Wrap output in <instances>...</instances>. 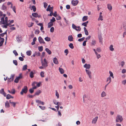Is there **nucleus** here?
<instances>
[{"instance_id":"nucleus-1","label":"nucleus","mask_w":126,"mask_h":126,"mask_svg":"<svg viewBox=\"0 0 126 126\" xmlns=\"http://www.w3.org/2000/svg\"><path fill=\"white\" fill-rule=\"evenodd\" d=\"M123 120L122 117L120 115H117L115 119L116 122H121Z\"/></svg>"},{"instance_id":"nucleus-2","label":"nucleus","mask_w":126,"mask_h":126,"mask_svg":"<svg viewBox=\"0 0 126 126\" xmlns=\"http://www.w3.org/2000/svg\"><path fill=\"white\" fill-rule=\"evenodd\" d=\"M42 66H40L39 68L40 69H42L43 68V67H45L47 66V61H46L45 59H44V60L41 61Z\"/></svg>"},{"instance_id":"nucleus-3","label":"nucleus","mask_w":126,"mask_h":126,"mask_svg":"<svg viewBox=\"0 0 126 126\" xmlns=\"http://www.w3.org/2000/svg\"><path fill=\"white\" fill-rule=\"evenodd\" d=\"M53 6H51L50 5H49L48 6V13H49L48 15L51 16V13L53 11Z\"/></svg>"},{"instance_id":"nucleus-4","label":"nucleus","mask_w":126,"mask_h":126,"mask_svg":"<svg viewBox=\"0 0 126 126\" xmlns=\"http://www.w3.org/2000/svg\"><path fill=\"white\" fill-rule=\"evenodd\" d=\"M28 91V89L27 87L25 86H24L23 88L22 89V90L20 92L21 95H23L24 93H26Z\"/></svg>"},{"instance_id":"nucleus-5","label":"nucleus","mask_w":126,"mask_h":126,"mask_svg":"<svg viewBox=\"0 0 126 126\" xmlns=\"http://www.w3.org/2000/svg\"><path fill=\"white\" fill-rule=\"evenodd\" d=\"M85 71L86 74L88 75L90 79L92 78V72L89 69H86Z\"/></svg>"},{"instance_id":"nucleus-6","label":"nucleus","mask_w":126,"mask_h":126,"mask_svg":"<svg viewBox=\"0 0 126 126\" xmlns=\"http://www.w3.org/2000/svg\"><path fill=\"white\" fill-rule=\"evenodd\" d=\"M16 39L18 43H20L22 41V38L20 35H17L16 37Z\"/></svg>"},{"instance_id":"nucleus-7","label":"nucleus","mask_w":126,"mask_h":126,"mask_svg":"<svg viewBox=\"0 0 126 126\" xmlns=\"http://www.w3.org/2000/svg\"><path fill=\"white\" fill-rule=\"evenodd\" d=\"M22 76L21 74H20L19 76L17 77L14 80V82L16 83H17L18 82L19 80L22 78Z\"/></svg>"},{"instance_id":"nucleus-8","label":"nucleus","mask_w":126,"mask_h":126,"mask_svg":"<svg viewBox=\"0 0 126 126\" xmlns=\"http://www.w3.org/2000/svg\"><path fill=\"white\" fill-rule=\"evenodd\" d=\"M107 6V8L109 11H111L112 10V7L111 4L108 3Z\"/></svg>"},{"instance_id":"nucleus-9","label":"nucleus","mask_w":126,"mask_h":126,"mask_svg":"<svg viewBox=\"0 0 126 126\" xmlns=\"http://www.w3.org/2000/svg\"><path fill=\"white\" fill-rule=\"evenodd\" d=\"M14 75H11L10 77V78H8V82H11L13 81L14 79Z\"/></svg>"},{"instance_id":"nucleus-10","label":"nucleus","mask_w":126,"mask_h":126,"mask_svg":"<svg viewBox=\"0 0 126 126\" xmlns=\"http://www.w3.org/2000/svg\"><path fill=\"white\" fill-rule=\"evenodd\" d=\"M79 3V1L77 0H72L71 1V3L72 5L74 6H76Z\"/></svg>"},{"instance_id":"nucleus-11","label":"nucleus","mask_w":126,"mask_h":126,"mask_svg":"<svg viewBox=\"0 0 126 126\" xmlns=\"http://www.w3.org/2000/svg\"><path fill=\"white\" fill-rule=\"evenodd\" d=\"M98 118V117L96 116L92 120V123L93 124H95L97 121Z\"/></svg>"},{"instance_id":"nucleus-12","label":"nucleus","mask_w":126,"mask_h":126,"mask_svg":"<svg viewBox=\"0 0 126 126\" xmlns=\"http://www.w3.org/2000/svg\"><path fill=\"white\" fill-rule=\"evenodd\" d=\"M83 67L86 68V69H89L91 67V65L89 64L85 63L83 66Z\"/></svg>"},{"instance_id":"nucleus-13","label":"nucleus","mask_w":126,"mask_h":126,"mask_svg":"<svg viewBox=\"0 0 126 126\" xmlns=\"http://www.w3.org/2000/svg\"><path fill=\"white\" fill-rule=\"evenodd\" d=\"M53 62L55 64L57 65L59 63L58 59L56 57H55L53 59Z\"/></svg>"},{"instance_id":"nucleus-14","label":"nucleus","mask_w":126,"mask_h":126,"mask_svg":"<svg viewBox=\"0 0 126 126\" xmlns=\"http://www.w3.org/2000/svg\"><path fill=\"white\" fill-rule=\"evenodd\" d=\"M38 40L39 41L40 43H43L44 44L45 43V42L44 41L43 39L40 36L38 38Z\"/></svg>"},{"instance_id":"nucleus-15","label":"nucleus","mask_w":126,"mask_h":126,"mask_svg":"<svg viewBox=\"0 0 126 126\" xmlns=\"http://www.w3.org/2000/svg\"><path fill=\"white\" fill-rule=\"evenodd\" d=\"M107 96V94L105 91H103L101 94V97L103 98L106 97Z\"/></svg>"},{"instance_id":"nucleus-16","label":"nucleus","mask_w":126,"mask_h":126,"mask_svg":"<svg viewBox=\"0 0 126 126\" xmlns=\"http://www.w3.org/2000/svg\"><path fill=\"white\" fill-rule=\"evenodd\" d=\"M36 103L42 105H44L45 103L44 102L41 101L39 100H36Z\"/></svg>"},{"instance_id":"nucleus-17","label":"nucleus","mask_w":126,"mask_h":126,"mask_svg":"<svg viewBox=\"0 0 126 126\" xmlns=\"http://www.w3.org/2000/svg\"><path fill=\"white\" fill-rule=\"evenodd\" d=\"M0 39L1 40V41L0 42V47L2 46L4 41V39L3 38L0 37Z\"/></svg>"},{"instance_id":"nucleus-18","label":"nucleus","mask_w":126,"mask_h":126,"mask_svg":"<svg viewBox=\"0 0 126 126\" xmlns=\"http://www.w3.org/2000/svg\"><path fill=\"white\" fill-rule=\"evenodd\" d=\"M109 49L110 51H113L114 50V48H113V46L112 45H110L109 47Z\"/></svg>"},{"instance_id":"nucleus-19","label":"nucleus","mask_w":126,"mask_h":126,"mask_svg":"<svg viewBox=\"0 0 126 126\" xmlns=\"http://www.w3.org/2000/svg\"><path fill=\"white\" fill-rule=\"evenodd\" d=\"M111 81V78L110 77H108L106 81L108 82V84H109Z\"/></svg>"},{"instance_id":"nucleus-20","label":"nucleus","mask_w":126,"mask_h":126,"mask_svg":"<svg viewBox=\"0 0 126 126\" xmlns=\"http://www.w3.org/2000/svg\"><path fill=\"white\" fill-rule=\"evenodd\" d=\"M59 70L61 74H63L64 73V70L62 68L59 67Z\"/></svg>"},{"instance_id":"nucleus-21","label":"nucleus","mask_w":126,"mask_h":126,"mask_svg":"<svg viewBox=\"0 0 126 126\" xmlns=\"http://www.w3.org/2000/svg\"><path fill=\"white\" fill-rule=\"evenodd\" d=\"M5 106L6 108H9L10 107L9 104L7 101H6L5 103Z\"/></svg>"},{"instance_id":"nucleus-22","label":"nucleus","mask_w":126,"mask_h":126,"mask_svg":"<svg viewBox=\"0 0 126 126\" xmlns=\"http://www.w3.org/2000/svg\"><path fill=\"white\" fill-rule=\"evenodd\" d=\"M13 98V97L11 96V95L9 94H8L6 95V98L7 99H9L11 98Z\"/></svg>"},{"instance_id":"nucleus-23","label":"nucleus","mask_w":126,"mask_h":126,"mask_svg":"<svg viewBox=\"0 0 126 126\" xmlns=\"http://www.w3.org/2000/svg\"><path fill=\"white\" fill-rule=\"evenodd\" d=\"M68 40L70 41H73V38L72 35H69L68 37Z\"/></svg>"},{"instance_id":"nucleus-24","label":"nucleus","mask_w":126,"mask_h":126,"mask_svg":"<svg viewBox=\"0 0 126 126\" xmlns=\"http://www.w3.org/2000/svg\"><path fill=\"white\" fill-rule=\"evenodd\" d=\"M51 14H52L51 15V16H51L53 15L54 16L56 17L57 16V13L56 11H55L54 13H53V11L52 12V13H51Z\"/></svg>"},{"instance_id":"nucleus-25","label":"nucleus","mask_w":126,"mask_h":126,"mask_svg":"<svg viewBox=\"0 0 126 126\" xmlns=\"http://www.w3.org/2000/svg\"><path fill=\"white\" fill-rule=\"evenodd\" d=\"M32 16L35 17H37L38 16V14L36 13H34L32 14Z\"/></svg>"},{"instance_id":"nucleus-26","label":"nucleus","mask_w":126,"mask_h":126,"mask_svg":"<svg viewBox=\"0 0 126 126\" xmlns=\"http://www.w3.org/2000/svg\"><path fill=\"white\" fill-rule=\"evenodd\" d=\"M84 30L85 32V34L87 35H88L89 34L86 28L85 27H84Z\"/></svg>"},{"instance_id":"nucleus-27","label":"nucleus","mask_w":126,"mask_h":126,"mask_svg":"<svg viewBox=\"0 0 126 126\" xmlns=\"http://www.w3.org/2000/svg\"><path fill=\"white\" fill-rule=\"evenodd\" d=\"M109 73L110 74V77H112V79L114 78V77L113 76V73L111 71H109Z\"/></svg>"},{"instance_id":"nucleus-28","label":"nucleus","mask_w":126,"mask_h":126,"mask_svg":"<svg viewBox=\"0 0 126 126\" xmlns=\"http://www.w3.org/2000/svg\"><path fill=\"white\" fill-rule=\"evenodd\" d=\"M88 17L87 16H84L82 18V21H83L87 20L88 19Z\"/></svg>"},{"instance_id":"nucleus-29","label":"nucleus","mask_w":126,"mask_h":126,"mask_svg":"<svg viewBox=\"0 0 126 126\" xmlns=\"http://www.w3.org/2000/svg\"><path fill=\"white\" fill-rule=\"evenodd\" d=\"M36 40V37H34L33 39V41L31 43V44L32 45H33L35 44V42Z\"/></svg>"},{"instance_id":"nucleus-30","label":"nucleus","mask_w":126,"mask_h":126,"mask_svg":"<svg viewBox=\"0 0 126 126\" xmlns=\"http://www.w3.org/2000/svg\"><path fill=\"white\" fill-rule=\"evenodd\" d=\"M27 55L30 56L32 53V51L31 50L27 51L26 52Z\"/></svg>"},{"instance_id":"nucleus-31","label":"nucleus","mask_w":126,"mask_h":126,"mask_svg":"<svg viewBox=\"0 0 126 126\" xmlns=\"http://www.w3.org/2000/svg\"><path fill=\"white\" fill-rule=\"evenodd\" d=\"M9 102L10 103L12 104L14 107H15L16 104V103L13 102H11L10 100H9Z\"/></svg>"},{"instance_id":"nucleus-32","label":"nucleus","mask_w":126,"mask_h":126,"mask_svg":"<svg viewBox=\"0 0 126 126\" xmlns=\"http://www.w3.org/2000/svg\"><path fill=\"white\" fill-rule=\"evenodd\" d=\"M103 16L102 15H99V18L98 19V21H103Z\"/></svg>"},{"instance_id":"nucleus-33","label":"nucleus","mask_w":126,"mask_h":126,"mask_svg":"<svg viewBox=\"0 0 126 126\" xmlns=\"http://www.w3.org/2000/svg\"><path fill=\"white\" fill-rule=\"evenodd\" d=\"M96 40H92L91 44L92 45H94L96 43Z\"/></svg>"},{"instance_id":"nucleus-34","label":"nucleus","mask_w":126,"mask_h":126,"mask_svg":"<svg viewBox=\"0 0 126 126\" xmlns=\"http://www.w3.org/2000/svg\"><path fill=\"white\" fill-rule=\"evenodd\" d=\"M55 95L57 96V99L59 98V95L57 90L55 91Z\"/></svg>"},{"instance_id":"nucleus-35","label":"nucleus","mask_w":126,"mask_h":126,"mask_svg":"<svg viewBox=\"0 0 126 126\" xmlns=\"http://www.w3.org/2000/svg\"><path fill=\"white\" fill-rule=\"evenodd\" d=\"M27 65H24L22 68L23 70H25L26 69H27Z\"/></svg>"},{"instance_id":"nucleus-36","label":"nucleus","mask_w":126,"mask_h":126,"mask_svg":"<svg viewBox=\"0 0 126 126\" xmlns=\"http://www.w3.org/2000/svg\"><path fill=\"white\" fill-rule=\"evenodd\" d=\"M41 92L40 90L37 91L35 93V95H38L39 94L41 93Z\"/></svg>"},{"instance_id":"nucleus-37","label":"nucleus","mask_w":126,"mask_h":126,"mask_svg":"<svg viewBox=\"0 0 126 126\" xmlns=\"http://www.w3.org/2000/svg\"><path fill=\"white\" fill-rule=\"evenodd\" d=\"M34 54L35 56H40V53L39 52H35Z\"/></svg>"},{"instance_id":"nucleus-38","label":"nucleus","mask_w":126,"mask_h":126,"mask_svg":"<svg viewBox=\"0 0 126 126\" xmlns=\"http://www.w3.org/2000/svg\"><path fill=\"white\" fill-rule=\"evenodd\" d=\"M88 23V21H87L83 23H82L81 24L82 25V26H83L85 27H86L87 26V24Z\"/></svg>"},{"instance_id":"nucleus-39","label":"nucleus","mask_w":126,"mask_h":126,"mask_svg":"<svg viewBox=\"0 0 126 126\" xmlns=\"http://www.w3.org/2000/svg\"><path fill=\"white\" fill-rule=\"evenodd\" d=\"M1 22H2V24H5V21L4 20V18L2 17L1 19Z\"/></svg>"},{"instance_id":"nucleus-40","label":"nucleus","mask_w":126,"mask_h":126,"mask_svg":"<svg viewBox=\"0 0 126 126\" xmlns=\"http://www.w3.org/2000/svg\"><path fill=\"white\" fill-rule=\"evenodd\" d=\"M48 27L49 28H50L53 25V23H52L50 22L48 24Z\"/></svg>"},{"instance_id":"nucleus-41","label":"nucleus","mask_w":126,"mask_h":126,"mask_svg":"<svg viewBox=\"0 0 126 126\" xmlns=\"http://www.w3.org/2000/svg\"><path fill=\"white\" fill-rule=\"evenodd\" d=\"M95 54L96 55V57L97 59H98L99 58L101 57V56L100 55L97 53V52Z\"/></svg>"},{"instance_id":"nucleus-42","label":"nucleus","mask_w":126,"mask_h":126,"mask_svg":"<svg viewBox=\"0 0 126 126\" xmlns=\"http://www.w3.org/2000/svg\"><path fill=\"white\" fill-rule=\"evenodd\" d=\"M34 73L32 71L30 72V77L31 78H33L34 77Z\"/></svg>"},{"instance_id":"nucleus-43","label":"nucleus","mask_w":126,"mask_h":126,"mask_svg":"<svg viewBox=\"0 0 126 126\" xmlns=\"http://www.w3.org/2000/svg\"><path fill=\"white\" fill-rule=\"evenodd\" d=\"M55 21L56 20L55 18L54 17H52V19H50V22L53 23V22Z\"/></svg>"},{"instance_id":"nucleus-44","label":"nucleus","mask_w":126,"mask_h":126,"mask_svg":"<svg viewBox=\"0 0 126 126\" xmlns=\"http://www.w3.org/2000/svg\"><path fill=\"white\" fill-rule=\"evenodd\" d=\"M81 29L79 26L77 27V28L76 29V30L77 31H80L81 30Z\"/></svg>"},{"instance_id":"nucleus-45","label":"nucleus","mask_w":126,"mask_h":126,"mask_svg":"<svg viewBox=\"0 0 126 126\" xmlns=\"http://www.w3.org/2000/svg\"><path fill=\"white\" fill-rule=\"evenodd\" d=\"M38 49L40 51H42L43 50V47L42 46L39 47H38Z\"/></svg>"},{"instance_id":"nucleus-46","label":"nucleus","mask_w":126,"mask_h":126,"mask_svg":"<svg viewBox=\"0 0 126 126\" xmlns=\"http://www.w3.org/2000/svg\"><path fill=\"white\" fill-rule=\"evenodd\" d=\"M72 27L74 29L76 30L77 28V27L74 24H72Z\"/></svg>"},{"instance_id":"nucleus-47","label":"nucleus","mask_w":126,"mask_h":126,"mask_svg":"<svg viewBox=\"0 0 126 126\" xmlns=\"http://www.w3.org/2000/svg\"><path fill=\"white\" fill-rule=\"evenodd\" d=\"M69 47L71 49H73L74 47L73 46V45L72 43H70L69 44Z\"/></svg>"},{"instance_id":"nucleus-48","label":"nucleus","mask_w":126,"mask_h":126,"mask_svg":"<svg viewBox=\"0 0 126 126\" xmlns=\"http://www.w3.org/2000/svg\"><path fill=\"white\" fill-rule=\"evenodd\" d=\"M32 9L33 11L34 12H35L36 11V8L34 5H33L32 7Z\"/></svg>"},{"instance_id":"nucleus-49","label":"nucleus","mask_w":126,"mask_h":126,"mask_svg":"<svg viewBox=\"0 0 126 126\" xmlns=\"http://www.w3.org/2000/svg\"><path fill=\"white\" fill-rule=\"evenodd\" d=\"M96 51L98 52H100L101 51V50L100 47H98L96 49Z\"/></svg>"},{"instance_id":"nucleus-50","label":"nucleus","mask_w":126,"mask_h":126,"mask_svg":"<svg viewBox=\"0 0 126 126\" xmlns=\"http://www.w3.org/2000/svg\"><path fill=\"white\" fill-rule=\"evenodd\" d=\"M13 63L16 65H17V62L16 60H14L13 61Z\"/></svg>"},{"instance_id":"nucleus-51","label":"nucleus","mask_w":126,"mask_h":126,"mask_svg":"<svg viewBox=\"0 0 126 126\" xmlns=\"http://www.w3.org/2000/svg\"><path fill=\"white\" fill-rule=\"evenodd\" d=\"M85 39V37H83L82 38L79 39L78 40V41L79 42H81L83 41Z\"/></svg>"},{"instance_id":"nucleus-52","label":"nucleus","mask_w":126,"mask_h":126,"mask_svg":"<svg viewBox=\"0 0 126 126\" xmlns=\"http://www.w3.org/2000/svg\"><path fill=\"white\" fill-rule=\"evenodd\" d=\"M29 91L30 93L31 94L33 93L34 92V90H33V88H31Z\"/></svg>"},{"instance_id":"nucleus-53","label":"nucleus","mask_w":126,"mask_h":126,"mask_svg":"<svg viewBox=\"0 0 126 126\" xmlns=\"http://www.w3.org/2000/svg\"><path fill=\"white\" fill-rule=\"evenodd\" d=\"M125 64V62L124 61H123L120 63V64L121 67H123Z\"/></svg>"},{"instance_id":"nucleus-54","label":"nucleus","mask_w":126,"mask_h":126,"mask_svg":"<svg viewBox=\"0 0 126 126\" xmlns=\"http://www.w3.org/2000/svg\"><path fill=\"white\" fill-rule=\"evenodd\" d=\"M44 73L42 71L40 73V75L42 77H44Z\"/></svg>"},{"instance_id":"nucleus-55","label":"nucleus","mask_w":126,"mask_h":126,"mask_svg":"<svg viewBox=\"0 0 126 126\" xmlns=\"http://www.w3.org/2000/svg\"><path fill=\"white\" fill-rule=\"evenodd\" d=\"M13 53L16 56L18 55V54L16 50H14L13 51Z\"/></svg>"},{"instance_id":"nucleus-56","label":"nucleus","mask_w":126,"mask_h":126,"mask_svg":"<svg viewBox=\"0 0 126 126\" xmlns=\"http://www.w3.org/2000/svg\"><path fill=\"white\" fill-rule=\"evenodd\" d=\"M11 92V94H14L15 93V90L14 89H12Z\"/></svg>"},{"instance_id":"nucleus-57","label":"nucleus","mask_w":126,"mask_h":126,"mask_svg":"<svg viewBox=\"0 0 126 126\" xmlns=\"http://www.w3.org/2000/svg\"><path fill=\"white\" fill-rule=\"evenodd\" d=\"M54 31V28L53 27H51L50 29V31L51 32H53Z\"/></svg>"},{"instance_id":"nucleus-58","label":"nucleus","mask_w":126,"mask_h":126,"mask_svg":"<svg viewBox=\"0 0 126 126\" xmlns=\"http://www.w3.org/2000/svg\"><path fill=\"white\" fill-rule=\"evenodd\" d=\"M44 6L45 8H46L47 6V3L46 2H44Z\"/></svg>"},{"instance_id":"nucleus-59","label":"nucleus","mask_w":126,"mask_h":126,"mask_svg":"<svg viewBox=\"0 0 126 126\" xmlns=\"http://www.w3.org/2000/svg\"><path fill=\"white\" fill-rule=\"evenodd\" d=\"M126 72V70L125 69H124L122 70V74H124Z\"/></svg>"},{"instance_id":"nucleus-60","label":"nucleus","mask_w":126,"mask_h":126,"mask_svg":"<svg viewBox=\"0 0 126 126\" xmlns=\"http://www.w3.org/2000/svg\"><path fill=\"white\" fill-rule=\"evenodd\" d=\"M122 84L124 85L126 84V80H123L122 81Z\"/></svg>"},{"instance_id":"nucleus-61","label":"nucleus","mask_w":126,"mask_h":126,"mask_svg":"<svg viewBox=\"0 0 126 126\" xmlns=\"http://www.w3.org/2000/svg\"><path fill=\"white\" fill-rule=\"evenodd\" d=\"M4 92V89H2L1 90H0V93L1 94H2Z\"/></svg>"},{"instance_id":"nucleus-62","label":"nucleus","mask_w":126,"mask_h":126,"mask_svg":"<svg viewBox=\"0 0 126 126\" xmlns=\"http://www.w3.org/2000/svg\"><path fill=\"white\" fill-rule=\"evenodd\" d=\"M23 58V57H19V59L20 61H23V60H24V59Z\"/></svg>"},{"instance_id":"nucleus-63","label":"nucleus","mask_w":126,"mask_h":126,"mask_svg":"<svg viewBox=\"0 0 126 126\" xmlns=\"http://www.w3.org/2000/svg\"><path fill=\"white\" fill-rule=\"evenodd\" d=\"M2 9L5 10L6 8V7L4 4H3L2 6Z\"/></svg>"},{"instance_id":"nucleus-64","label":"nucleus","mask_w":126,"mask_h":126,"mask_svg":"<svg viewBox=\"0 0 126 126\" xmlns=\"http://www.w3.org/2000/svg\"><path fill=\"white\" fill-rule=\"evenodd\" d=\"M39 30H38L37 29L35 30V33L38 34L39 33Z\"/></svg>"}]
</instances>
